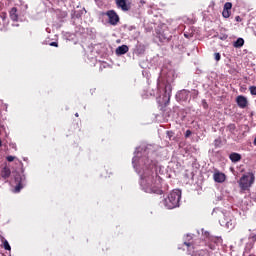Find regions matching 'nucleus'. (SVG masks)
Instances as JSON below:
<instances>
[{
	"label": "nucleus",
	"mask_w": 256,
	"mask_h": 256,
	"mask_svg": "<svg viewBox=\"0 0 256 256\" xmlns=\"http://www.w3.org/2000/svg\"><path fill=\"white\" fill-rule=\"evenodd\" d=\"M153 155H155V150L151 148V145L136 147L132 166L140 177L139 185L144 193L163 195L164 192L160 186L161 176L157 173L159 166L157 160L152 159Z\"/></svg>",
	"instance_id": "f257e3e1"
},
{
	"label": "nucleus",
	"mask_w": 256,
	"mask_h": 256,
	"mask_svg": "<svg viewBox=\"0 0 256 256\" xmlns=\"http://www.w3.org/2000/svg\"><path fill=\"white\" fill-rule=\"evenodd\" d=\"M176 78L177 71L173 68V65L171 63L163 64L157 80V89H161V83L164 85V94L162 96V103L164 104V107H167L171 101L173 83H175Z\"/></svg>",
	"instance_id": "f03ea898"
},
{
	"label": "nucleus",
	"mask_w": 256,
	"mask_h": 256,
	"mask_svg": "<svg viewBox=\"0 0 256 256\" xmlns=\"http://www.w3.org/2000/svg\"><path fill=\"white\" fill-rule=\"evenodd\" d=\"M201 240L206 241V247L210 249V251H219L221 247H223V238L221 237H215L210 236L208 231H205V229H201Z\"/></svg>",
	"instance_id": "7ed1b4c3"
},
{
	"label": "nucleus",
	"mask_w": 256,
	"mask_h": 256,
	"mask_svg": "<svg viewBox=\"0 0 256 256\" xmlns=\"http://www.w3.org/2000/svg\"><path fill=\"white\" fill-rule=\"evenodd\" d=\"M181 203V189L172 190L166 198L163 199V205L166 209H176Z\"/></svg>",
	"instance_id": "20e7f679"
},
{
	"label": "nucleus",
	"mask_w": 256,
	"mask_h": 256,
	"mask_svg": "<svg viewBox=\"0 0 256 256\" xmlns=\"http://www.w3.org/2000/svg\"><path fill=\"white\" fill-rule=\"evenodd\" d=\"M22 170L21 173L16 172L14 175V181L16 183V187L14 189V193H21V189H23V187H25V169L23 168V162L19 161Z\"/></svg>",
	"instance_id": "39448f33"
},
{
	"label": "nucleus",
	"mask_w": 256,
	"mask_h": 256,
	"mask_svg": "<svg viewBox=\"0 0 256 256\" xmlns=\"http://www.w3.org/2000/svg\"><path fill=\"white\" fill-rule=\"evenodd\" d=\"M100 15L102 17H105L107 15L108 17V23L115 27L119 21H121V18H119V14L115 10H108L107 12H100Z\"/></svg>",
	"instance_id": "423d86ee"
},
{
	"label": "nucleus",
	"mask_w": 256,
	"mask_h": 256,
	"mask_svg": "<svg viewBox=\"0 0 256 256\" xmlns=\"http://www.w3.org/2000/svg\"><path fill=\"white\" fill-rule=\"evenodd\" d=\"M221 227L226 229H235V219L233 217L223 214V218L219 220Z\"/></svg>",
	"instance_id": "0eeeda50"
},
{
	"label": "nucleus",
	"mask_w": 256,
	"mask_h": 256,
	"mask_svg": "<svg viewBox=\"0 0 256 256\" xmlns=\"http://www.w3.org/2000/svg\"><path fill=\"white\" fill-rule=\"evenodd\" d=\"M171 41V48L172 49H178V51L183 52V49H185V47L183 46V40L180 39L179 36L174 35L172 36V38H170Z\"/></svg>",
	"instance_id": "6e6552de"
},
{
	"label": "nucleus",
	"mask_w": 256,
	"mask_h": 256,
	"mask_svg": "<svg viewBox=\"0 0 256 256\" xmlns=\"http://www.w3.org/2000/svg\"><path fill=\"white\" fill-rule=\"evenodd\" d=\"M116 6L118 9H121V11H129L131 9V2L128 0H116Z\"/></svg>",
	"instance_id": "1a4fd4ad"
},
{
	"label": "nucleus",
	"mask_w": 256,
	"mask_h": 256,
	"mask_svg": "<svg viewBox=\"0 0 256 256\" xmlns=\"http://www.w3.org/2000/svg\"><path fill=\"white\" fill-rule=\"evenodd\" d=\"M236 105L240 109H245V108H247V105H249V100H247V97H245L243 95H238L236 97Z\"/></svg>",
	"instance_id": "9d476101"
},
{
	"label": "nucleus",
	"mask_w": 256,
	"mask_h": 256,
	"mask_svg": "<svg viewBox=\"0 0 256 256\" xmlns=\"http://www.w3.org/2000/svg\"><path fill=\"white\" fill-rule=\"evenodd\" d=\"M249 242L246 244L245 250L251 251L256 243V230L252 231L248 237Z\"/></svg>",
	"instance_id": "9b49d317"
},
{
	"label": "nucleus",
	"mask_w": 256,
	"mask_h": 256,
	"mask_svg": "<svg viewBox=\"0 0 256 256\" xmlns=\"http://www.w3.org/2000/svg\"><path fill=\"white\" fill-rule=\"evenodd\" d=\"M231 9H233V3L226 2L222 11V16L224 19H229L231 17Z\"/></svg>",
	"instance_id": "f8f14e48"
},
{
	"label": "nucleus",
	"mask_w": 256,
	"mask_h": 256,
	"mask_svg": "<svg viewBox=\"0 0 256 256\" xmlns=\"http://www.w3.org/2000/svg\"><path fill=\"white\" fill-rule=\"evenodd\" d=\"M172 37H173V35H171V33L166 32V31L158 33V39H159L160 43H169V41H171Z\"/></svg>",
	"instance_id": "ddd939ff"
},
{
	"label": "nucleus",
	"mask_w": 256,
	"mask_h": 256,
	"mask_svg": "<svg viewBox=\"0 0 256 256\" xmlns=\"http://www.w3.org/2000/svg\"><path fill=\"white\" fill-rule=\"evenodd\" d=\"M145 50H146V47L144 44H141V43H137L135 45V48L133 50V54L134 55H137L138 57L141 56V55H145Z\"/></svg>",
	"instance_id": "4468645a"
},
{
	"label": "nucleus",
	"mask_w": 256,
	"mask_h": 256,
	"mask_svg": "<svg viewBox=\"0 0 256 256\" xmlns=\"http://www.w3.org/2000/svg\"><path fill=\"white\" fill-rule=\"evenodd\" d=\"M189 99V91L188 90H180L176 94V101H187Z\"/></svg>",
	"instance_id": "2eb2a0df"
},
{
	"label": "nucleus",
	"mask_w": 256,
	"mask_h": 256,
	"mask_svg": "<svg viewBox=\"0 0 256 256\" xmlns=\"http://www.w3.org/2000/svg\"><path fill=\"white\" fill-rule=\"evenodd\" d=\"M0 177H2L4 181H7V179L11 177V169L7 166H4L0 172Z\"/></svg>",
	"instance_id": "dca6fc26"
},
{
	"label": "nucleus",
	"mask_w": 256,
	"mask_h": 256,
	"mask_svg": "<svg viewBox=\"0 0 256 256\" xmlns=\"http://www.w3.org/2000/svg\"><path fill=\"white\" fill-rule=\"evenodd\" d=\"M225 173L222 172H215L214 173V181L215 183H225Z\"/></svg>",
	"instance_id": "f3484780"
},
{
	"label": "nucleus",
	"mask_w": 256,
	"mask_h": 256,
	"mask_svg": "<svg viewBox=\"0 0 256 256\" xmlns=\"http://www.w3.org/2000/svg\"><path fill=\"white\" fill-rule=\"evenodd\" d=\"M85 12H86L85 8H82L80 10H72L71 17L72 19H81V17H83V13Z\"/></svg>",
	"instance_id": "a211bd4d"
},
{
	"label": "nucleus",
	"mask_w": 256,
	"mask_h": 256,
	"mask_svg": "<svg viewBox=\"0 0 256 256\" xmlns=\"http://www.w3.org/2000/svg\"><path fill=\"white\" fill-rule=\"evenodd\" d=\"M240 187L242 189H249L250 184H249V176L248 175H244L241 179H240Z\"/></svg>",
	"instance_id": "6ab92c4d"
},
{
	"label": "nucleus",
	"mask_w": 256,
	"mask_h": 256,
	"mask_svg": "<svg viewBox=\"0 0 256 256\" xmlns=\"http://www.w3.org/2000/svg\"><path fill=\"white\" fill-rule=\"evenodd\" d=\"M229 159H230V161H232V163H239V161H241L242 157H241V154H239L237 152H232L229 155Z\"/></svg>",
	"instance_id": "aec40b11"
},
{
	"label": "nucleus",
	"mask_w": 256,
	"mask_h": 256,
	"mask_svg": "<svg viewBox=\"0 0 256 256\" xmlns=\"http://www.w3.org/2000/svg\"><path fill=\"white\" fill-rule=\"evenodd\" d=\"M129 51V46L121 45L116 49V55H125Z\"/></svg>",
	"instance_id": "412c9836"
},
{
	"label": "nucleus",
	"mask_w": 256,
	"mask_h": 256,
	"mask_svg": "<svg viewBox=\"0 0 256 256\" xmlns=\"http://www.w3.org/2000/svg\"><path fill=\"white\" fill-rule=\"evenodd\" d=\"M243 45H245V39L243 38H237V40L233 43V47H235V49H241Z\"/></svg>",
	"instance_id": "4be33fe9"
},
{
	"label": "nucleus",
	"mask_w": 256,
	"mask_h": 256,
	"mask_svg": "<svg viewBox=\"0 0 256 256\" xmlns=\"http://www.w3.org/2000/svg\"><path fill=\"white\" fill-rule=\"evenodd\" d=\"M10 19L12 21H18L19 20V15H17V8L13 7L10 10Z\"/></svg>",
	"instance_id": "5701e85b"
},
{
	"label": "nucleus",
	"mask_w": 256,
	"mask_h": 256,
	"mask_svg": "<svg viewBox=\"0 0 256 256\" xmlns=\"http://www.w3.org/2000/svg\"><path fill=\"white\" fill-rule=\"evenodd\" d=\"M214 37L220 39V41H227V39L229 38V35H227V33H225V32H220V33L214 35Z\"/></svg>",
	"instance_id": "b1692460"
},
{
	"label": "nucleus",
	"mask_w": 256,
	"mask_h": 256,
	"mask_svg": "<svg viewBox=\"0 0 256 256\" xmlns=\"http://www.w3.org/2000/svg\"><path fill=\"white\" fill-rule=\"evenodd\" d=\"M192 256H207L206 250H198L192 253Z\"/></svg>",
	"instance_id": "393cba45"
},
{
	"label": "nucleus",
	"mask_w": 256,
	"mask_h": 256,
	"mask_svg": "<svg viewBox=\"0 0 256 256\" xmlns=\"http://www.w3.org/2000/svg\"><path fill=\"white\" fill-rule=\"evenodd\" d=\"M227 129H228V131H229L230 133H235V131H237V126H236L235 124L231 123V124H229V125L227 126Z\"/></svg>",
	"instance_id": "a878e982"
},
{
	"label": "nucleus",
	"mask_w": 256,
	"mask_h": 256,
	"mask_svg": "<svg viewBox=\"0 0 256 256\" xmlns=\"http://www.w3.org/2000/svg\"><path fill=\"white\" fill-rule=\"evenodd\" d=\"M124 28H125V29H127V31H129V32H131V31H135V32H136V33H135V35H137V34H138V32H137V27H136V26H134V25H132V26L124 25Z\"/></svg>",
	"instance_id": "bb28decb"
},
{
	"label": "nucleus",
	"mask_w": 256,
	"mask_h": 256,
	"mask_svg": "<svg viewBox=\"0 0 256 256\" xmlns=\"http://www.w3.org/2000/svg\"><path fill=\"white\" fill-rule=\"evenodd\" d=\"M166 135L170 141H173V139H175V133L173 131H167Z\"/></svg>",
	"instance_id": "cd10ccee"
},
{
	"label": "nucleus",
	"mask_w": 256,
	"mask_h": 256,
	"mask_svg": "<svg viewBox=\"0 0 256 256\" xmlns=\"http://www.w3.org/2000/svg\"><path fill=\"white\" fill-rule=\"evenodd\" d=\"M3 245L6 251H11V245H9V242L7 240L3 242Z\"/></svg>",
	"instance_id": "c85d7f7f"
},
{
	"label": "nucleus",
	"mask_w": 256,
	"mask_h": 256,
	"mask_svg": "<svg viewBox=\"0 0 256 256\" xmlns=\"http://www.w3.org/2000/svg\"><path fill=\"white\" fill-rule=\"evenodd\" d=\"M201 105H202L203 109H206V110L209 109V104L207 103V100L202 99Z\"/></svg>",
	"instance_id": "c756f323"
},
{
	"label": "nucleus",
	"mask_w": 256,
	"mask_h": 256,
	"mask_svg": "<svg viewBox=\"0 0 256 256\" xmlns=\"http://www.w3.org/2000/svg\"><path fill=\"white\" fill-rule=\"evenodd\" d=\"M221 143H222V141H221V138H217V139H215L214 140V147H221Z\"/></svg>",
	"instance_id": "7c9ffc66"
},
{
	"label": "nucleus",
	"mask_w": 256,
	"mask_h": 256,
	"mask_svg": "<svg viewBox=\"0 0 256 256\" xmlns=\"http://www.w3.org/2000/svg\"><path fill=\"white\" fill-rule=\"evenodd\" d=\"M249 91H250V95L256 96V86H250Z\"/></svg>",
	"instance_id": "2f4dec72"
},
{
	"label": "nucleus",
	"mask_w": 256,
	"mask_h": 256,
	"mask_svg": "<svg viewBox=\"0 0 256 256\" xmlns=\"http://www.w3.org/2000/svg\"><path fill=\"white\" fill-rule=\"evenodd\" d=\"M248 183L250 184V187L255 183V176L253 174L249 177Z\"/></svg>",
	"instance_id": "473e14b6"
},
{
	"label": "nucleus",
	"mask_w": 256,
	"mask_h": 256,
	"mask_svg": "<svg viewBox=\"0 0 256 256\" xmlns=\"http://www.w3.org/2000/svg\"><path fill=\"white\" fill-rule=\"evenodd\" d=\"M214 57H215V61H221V54L219 52H216L214 54Z\"/></svg>",
	"instance_id": "72a5a7b5"
},
{
	"label": "nucleus",
	"mask_w": 256,
	"mask_h": 256,
	"mask_svg": "<svg viewBox=\"0 0 256 256\" xmlns=\"http://www.w3.org/2000/svg\"><path fill=\"white\" fill-rule=\"evenodd\" d=\"M191 135H193V132L191 131V130H186V132H185V137L186 138H189V137H191Z\"/></svg>",
	"instance_id": "f704fd0d"
},
{
	"label": "nucleus",
	"mask_w": 256,
	"mask_h": 256,
	"mask_svg": "<svg viewBox=\"0 0 256 256\" xmlns=\"http://www.w3.org/2000/svg\"><path fill=\"white\" fill-rule=\"evenodd\" d=\"M6 160H7L9 163H12V161H15V157H14V156H7V157H6Z\"/></svg>",
	"instance_id": "c9c22d12"
},
{
	"label": "nucleus",
	"mask_w": 256,
	"mask_h": 256,
	"mask_svg": "<svg viewBox=\"0 0 256 256\" xmlns=\"http://www.w3.org/2000/svg\"><path fill=\"white\" fill-rule=\"evenodd\" d=\"M49 45H50V47H59L58 42H50Z\"/></svg>",
	"instance_id": "e433bc0d"
},
{
	"label": "nucleus",
	"mask_w": 256,
	"mask_h": 256,
	"mask_svg": "<svg viewBox=\"0 0 256 256\" xmlns=\"http://www.w3.org/2000/svg\"><path fill=\"white\" fill-rule=\"evenodd\" d=\"M9 145L12 149H15V151H17V144L16 143H10Z\"/></svg>",
	"instance_id": "4c0bfd02"
},
{
	"label": "nucleus",
	"mask_w": 256,
	"mask_h": 256,
	"mask_svg": "<svg viewBox=\"0 0 256 256\" xmlns=\"http://www.w3.org/2000/svg\"><path fill=\"white\" fill-rule=\"evenodd\" d=\"M184 245H186V247H193V243L192 242L184 241Z\"/></svg>",
	"instance_id": "58836bf2"
},
{
	"label": "nucleus",
	"mask_w": 256,
	"mask_h": 256,
	"mask_svg": "<svg viewBox=\"0 0 256 256\" xmlns=\"http://www.w3.org/2000/svg\"><path fill=\"white\" fill-rule=\"evenodd\" d=\"M235 21H237V23H241L242 19L240 18V16H236Z\"/></svg>",
	"instance_id": "ea45409f"
},
{
	"label": "nucleus",
	"mask_w": 256,
	"mask_h": 256,
	"mask_svg": "<svg viewBox=\"0 0 256 256\" xmlns=\"http://www.w3.org/2000/svg\"><path fill=\"white\" fill-rule=\"evenodd\" d=\"M186 239H188V241H191V239H193V236H191V234H187Z\"/></svg>",
	"instance_id": "a19ab883"
},
{
	"label": "nucleus",
	"mask_w": 256,
	"mask_h": 256,
	"mask_svg": "<svg viewBox=\"0 0 256 256\" xmlns=\"http://www.w3.org/2000/svg\"><path fill=\"white\" fill-rule=\"evenodd\" d=\"M217 211H219V208H214L212 211V215H215V213H217Z\"/></svg>",
	"instance_id": "79ce46f5"
},
{
	"label": "nucleus",
	"mask_w": 256,
	"mask_h": 256,
	"mask_svg": "<svg viewBox=\"0 0 256 256\" xmlns=\"http://www.w3.org/2000/svg\"><path fill=\"white\" fill-rule=\"evenodd\" d=\"M91 61H92V63H95V61H97V58L95 56H92Z\"/></svg>",
	"instance_id": "37998d69"
},
{
	"label": "nucleus",
	"mask_w": 256,
	"mask_h": 256,
	"mask_svg": "<svg viewBox=\"0 0 256 256\" xmlns=\"http://www.w3.org/2000/svg\"><path fill=\"white\" fill-rule=\"evenodd\" d=\"M199 95V91L198 90H194V97H197Z\"/></svg>",
	"instance_id": "c03bdc74"
},
{
	"label": "nucleus",
	"mask_w": 256,
	"mask_h": 256,
	"mask_svg": "<svg viewBox=\"0 0 256 256\" xmlns=\"http://www.w3.org/2000/svg\"><path fill=\"white\" fill-rule=\"evenodd\" d=\"M252 199L256 202V194H253Z\"/></svg>",
	"instance_id": "a18cd8bd"
},
{
	"label": "nucleus",
	"mask_w": 256,
	"mask_h": 256,
	"mask_svg": "<svg viewBox=\"0 0 256 256\" xmlns=\"http://www.w3.org/2000/svg\"><path fill=\"white\" fill-rule=\"evenodd\" d=\"M150 95L155 97V91L151 92Z\"/></svg>",
	"instance_id": "49530a36"
},
{
	"label": "nucleus",
	"mask_w": 256,
	"mask_h": 256,
	"mask_svg": "<svg viewBox=\"0 0 256 256\" xmlns=\"http://www.w3.org/2000/svg\"><path fill=\"white\" fill-rule=\"evenodd\" d=\"M23 161H29V158L24 157V158H23Z\"/></svg>",
	"instance_id": "de8ad7c7"
},
{
	"label": "nucleus",
	"mask_w": 256,
	"mask_h": 256,
	"mask_svg": "<svg viewBox=\"0 0 256 256\" xmlns=\"http://www.w3.org/2000/svg\"><path fill=\"white\" fill-rule=\"evenodd\" d=\"M0 31H7V28H1Z\"/></svg>",
	"instance_id": "09e8293b"
},
{
	"label": "nucleus",
	"mask_w": 256,
	"mask_h": 256,
	"mask_svg": "<svg viewBox=\"0 0 256 256\" xmlns=\"http://www.w3.org/2000/svg\"><path fill=\"white\" fill-rule=\"evenodd\" d=\"M75 117H79V113H75Z\"/></svg>",
	"instance_id": "8fccbe9b"
},
{
	"label": "nucleus",
	"mask_w": 256,
	"mask_h": 256,
	"mask_svg": "<svg viewBox=\"0 0 256 256\" xmlns=\"http://www.w3.org/2000/svg\"><path fill=\"white\" fill-rule=\"evenodd\" d=\"M185 37H189L187 34H184Z\"/></svg>",
	"instance_id": "3c124183"
}]
</instances>
